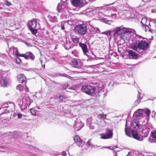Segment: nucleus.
<instances>
[{
  "label": "nucleus",
  "mask_w": 156,
  "mask_h": 156,
  "mask_svg": "<svg viewBox=\"0 0 156 156\" xmlns=\"http://www.w3.org/2000/svg\"><path fill=\"white\" fill-rule=\"evenodd\" d=\"M114 3H115V2H113V3H112V4H110L109 5H113V4Z\"/></svg>",
  "instance_id": "obj_57"
},
{
  "label": "nucleus",
  "mask_w": 156,
  "mask_h": 156,
  "mask_svg": "<svg viewBox=\"0 0 156 156\" xmlns=\"http://www.w3.org/2000/svg\"><path fill=\"white\" fill-rule=\"evenodd\" d=\"M5 2L6 3V4L8 6H9L11 5L12 4L11 2L8 1L7 0H5Z\"/></svg>",
  "instance_id": "obj_39"
},
{
  "label": "nucleus",
  "mask_w": 156,
  "mask_h": 156,
  "mask_svg": "<svg viewBox=\"0 0 156 156\" xmlns=\"http://www.w3.org/2000/svg\"><path fill=\"white\" fill-rule=\"evenodd\" d=\"M74 140L76 142H79L81 144L82 143V141L80 137L78 136H76L74 139Z\"/></svg>",
  "instance_id": "obj_26"
},
{
  "label": "nucleus",
  "mask_w": 156,
  "mask_h": 156,
  "mask_svg": "<svg viewBox=\"0 0 156 156\" xmlns=\"http://www.w3.org/2000/svg\"><path fill=\"white\" fill-rule=\"evenodd\" d=\"M143 113L144 115V113L146 115V116L147 117H149L150 113V111L149 109L147 108H145L144 109H143Z\"/></svg>",
  "instance_id": "obj_22"
},
{
  "label": "nucleus",
  "mask_w": 156,
  "mask_h": 156,
  "mask_svg": "<svg viewBox=\"0 0 156 156\" xmlns=\"http://www.w3.org/2000/svg\"><path fill=\"white\" fill-rule=\"evenodd\" d=\"M71 64L73 67H76L78 65V62L77 60L73 59L71 62Z\"/></svg>",
  "instance_id": "obj_24"
},
{
  "label": "nucleus",
  "mask_w": 156,
  "mask_h": 156,
  "mask_svg": "<svg viewBox=\"0 0 156 156\" xmlns=\"http://www.w3.org/2000/svg\"><path fill=\"white\" fill-rule=\"evenodd\" d=\"M82 90L87 94H91L94 92L95 89L90 85H86L82 86Z\"/></svg>",
  "instance_id": "obj_6"
},
{
  "label": "nucleus",
  "mask_w": 156,
  "mask_h": 156,
  "mask_svg": "<svg viewBox=\"0 0 156 156\" xmlns=\"http://www.w3.org/2000/svg\"><path fill=\"white\" fill-rule=\"evenodd\" d=\"M75 31L80 35H84L87 32V28L85 24L77 25L75 28Z\"/></svg>",
  "instance_id": "obj_5"
},
{
  "label": "nucleus",
  "mask_w": 156,
  "mask_h": 156,
  "mask_svg": "<svg viewBox=\"0 0 156 156\" xmlns=\"http://www.w3.org/2000/svg\"><path fill=\"white\" fill-rule=\"evenodd\" d=\"M92 146L95 148H96V147H99L98 146H97L93 145H92Z\"/></svg>",
  "instance_id": "obj_53"
},
{
  "label": "nucleus",
  "mask_w": 156,
  "mask_h": 156,
  "mask_svg": "<svg viewBox=\"0 0 156 156\" xmlns=\"http://www.w3.org/2000/svg\"><path fill=\"white\" fill-rule=\"evenodd\" d=\"M62 155L63 156H65L66 155V152L65 151H63L62 152Z\"/></svg>",
  "instance_id": "obj_49"
},
{
  "label": "nucleus",
  "mask_w": 156,
  "mask_h": 156,
  "mask_svg": "<svg viewBox=\"0 0 156 156\" xmlns=\"http://www.w3.org/2000/svg\"><path fill=\"white\" fill-rule=\"evenodd\" d=\"M30 112L32 114L34 115H36V114L37 112L36 110L33 108L30 109Z\"/></svg>",
  "instance_id": "obj_34"
},
{
  "label": "nucleus",
  "mask_w": 156,
  "mask_h": 156,
  "mask_svg": "<svg viewBox=\"0 0 156 156\" xmlns=\"http://www.w3.org/2000/svg\"><path fill=\"white\" fill-rule=\"evenodd\" d=\"M68 84H66L63 87V88L64 89H66L68 87Z\"/></svg>",
  "instance_id": "obj_48"
},
{
  "label": "nucleus",
  "mask_w": 156,
  "mask_h": 156,
  "mask_svg": "<svg viewBox=\"0 0 156 156\" xmlns=\"http://www.w3.org/2000/svg\"><path fill=\"white\" fill-rule=\"evenodd\" d=\"M16 89L20 91H22L23 90V86L21 84L18 85L16 87Z\"/></svg>",
  "instance_id": "obj_32"
},
{
  "label": "nucleus",
  "mask_w": 156,
  "mask_h": 156,
  "mask_svg": "<svg viewBox=\"0 0 156 156\" xmlns=\"http://www.w3.org/2000/svg\"><path fill=\"white\" fill-rule=\"evenodd\" d=\"M10 51L12 52V54L13 55H15L17 56L18 57L19 56V55L20 54L19 53V52L18 51V50L17 48H15L14 46H12L10 48Z\"/></svg>",
  "instance_id": "obj_17"
},
{
  "label": "nucleus",
  "mask_w": 156,
  "mask_h": 156,
  "mask_svg": "<svg viewBox=\"0 0 156 156\" xmlns=\"http://www.w3.org/2000/svg\"><path fill=\"white\" fill-rule=\"evenodd\" d=\"M139 122V121L137 120L134 121L131 123L132 126L133 128L136 129L139 128L140 125Z\"/></svg>",
  "instance_id": "obj_18"
},
{
  "label": "nucleus",
  "mask_w": 156,
  "mask_h": 156,
  "mask_svg": "<svg viewBox=\"0 0 156 156\" xmlns=\"http://www.w3.org/2000/svg\"><path fill=\"white\" fill-rule=\"evenodd\" d=\"M73 73H78L77 72H76V71H73Z\"/></svg>",
  "instance_id": "obj_56"
},
{
  "label": "nucleus",
  "mask_w": 156,
  "mask_h": 156,
  "mask_svg": "<svg viewBox=\"0 0 156 156\" xmlns=\"http://www.w3.org/2000/svg\"><path fill=\"white\" fill-rule=\"evenodd\" d=\"M134 36L136 40H138V39H143L144 38V37L140 35L136 34H135L134 35Z\"/></svg>",
  "instance_id": "obj_33"
},
{
  "label": "nucleus",
  "mask_w": 156,
  "mask_h": 156,
  "mask_svg": "<svg viewBox=\"0 0 156 156\" xmlns=\"http://www.w3.org/2000/svg\"><path fill=\"white\" fill-rule=\"evenodd\" d=\"M151 135L153 138L156 139V132L154 131L152 132L151 133Z\"/></svg>",
  "instance_id": "obj_37"
},
{
  "label": "nucleus",
  "mask_w": 156,
  "mask_h": 156,
  "mask_svg": "<svg viewBox=\"0 0 156 156\" xmlns=\"http://www.w3.org/2000/svg\"><path fill=\"white\" fill-rule=\"evenodd\" d=\"M73 45L69 42H68L64 45V47L66 50H69L72 48Z\"/></svg>",
  "instance_id": "obj_21"
},
{
  "label": "nucleus",
  "mask_w": 156,
  "mask_h": 156,
  "mask_svg": "<svg viewBox=\"0 0 156 156\" xmlns=\"http://www.w3.org/2000/svg\"><path fill=\"white\" fill-rule=\"evenodd\" d=\"M40 62H41V64L42 66L44 68L45 67V65L44 64L43 65V64H42V60L41 59V58H40Z\"/></svg>",
  "instance_id": "obj_42"
},
{
  "label": "nucleus",
  "mask_w": 156,
  "mask_h": 156,
  "mask_svg": "<svg viewBox=\"0 0 156 156\" xmlns=\"http://www.w3.org/2000/svg\"><path fill=\"white\" fill-rule=\"evenodd\" d=\"M63 98V97L62 95H59L56 97V99L59 101H61Z\"/></svg>",
  "instance_id": "obj_38"
},
{
  "label": "nucleus",
  "mask_w": 156,
  "mask_h": 156,
  "mask_svg": "<svg viewBox=\"0 0 156 156\" xmlns=\"http://www.w3.org/2000/svg\"><path fill=\"white\" fill-rule=\"evenodd\" d=\"M90 128L92 129H94V126L93 125H92V124H91L90 125Z\"/></svg>",
  "instance_id": "obj_46"
},
{
  "label": "nucleus",
  "mask_w": 156,
  "mask_h": 156,
  "mask_svg": "<svg viewBox=\"0 0 156 156\" xmlns=\"http://www.w3.org/2000/svg\"><path fill=\"white\" fill-rule=\"evenodd\" d=\"M134 116L137 117H140L143 118L144 117V115L143 113V109H138L134 113Z\"/></svg>",
  "instance_id": "obj_15"
},
{
  "label": "nucleus",
  "mask_w": 156,
  "mask_h": 156,
  "mask_svg": "<svg viewBox=\"0 0 156 156\" xmlns=\"http://www.w3.org/2000/svg\"><path fill=\"white\" fill-rule=\"evenodd\" d=\"M90 140H89L88 141V142L87 143V146H90L91 145L90 144Z\"/></svg>",
  "instance_id": "obj_45"
},
{
  "label": "nucleus",
  "mask_w": 156,
  "mask_h": 156,
  "mask_svg": "<svg viewBox=\"0 0 156 156\" xmlns=\"http://www.w3.org/2000/svg\"><path fill=\"white\" fill-rule=\"evenodd\" d=\"M17 79L19 83H23L26 80V78L24 74H20L17 76Z\"/></svg>",
  "instance_id": "obj_16"
},
{
  "label": "nucleus",
  "mask_w": 156,
  "mask_h": 156,
  "mask_svg": "<svg viewBox=\"0 0 156 156\" xmlns=\"http://www.w3.org/2000/svg\"><path fill=\"white\" fill-rule=\"evenodd\" d=\"M141 94L140 92H138V94L137 95L138 100L136 101V102H137L139 103L140 102V100L142 99L143 96L142 95L140 96Z\"/></svg>",
  "instance_id": "obj_31"
},
{
  "label": "nucleus",
  "mask_w": 156,
  "mask_h": 156,
  "mask_svg": "<svg viewBox=\"0 0 156 156\" xmlns=\"http://www.w3.org/2000/svg\"><path fill=\"white\" fill-rule=\"evenodd\" d=\"M79 46L81 48L84 54L88 56V54L89 53V52L87 45L84 43L80 42L79 44Z\"/></svg>",
  "instance_id": "obj_12"
},
{
  "label": "nucleus",
  "mask_w": 156,
  "mask_h": 156,
  "mask_svg": "<svg viewBox=\"0 0 156 156\" xmlns=\"http://www.w3.org/2000/svg\"><path fill=\"white\" fill-rule=\"evenodd\" d=\"M131 31L129 28L123 27L122 26L116 27L114 33L115 34H119L122 33H130Z\"/></svg>",
  "instance_id": "obj_8"
},
{
  "label": "nucleus",
  "mask_w": 156,
  "mask_h": 156,
  "mask_svg": "<svg viewBox=\"0 0 156 156\" xmlns=\"http://www.w3.org/2000/svg\"><path fill=\"white\" fill-rule=\"evenodd\" d=\"M113 130L109 129H106V132L100 134L101 138L103 139H111L113 136Z\"/></svg>",
  "instance_id": "obj_7"
},
{
  "label": "nucleus",
  "mask_w": 156,
  "mask_h": 156,
  "mask_svg": "<svg viewBox=\"0 0 156 156\" xmlns=\"http://www.w3.org/2000/svg\"><path fill=\"white\" fill-rule=\"evenodd\" d=\"M19 56H21L24 57L26 59H28V55L26 53V54H20L19 55Z\"/></svg>",
  "instance_id": "obj_35"
},
{
  "label": "nucleus",
  "mask_w": 156,
  "mask_h": 156,
  "mask_svg": "<svg viewBox=\"0 0 156 156\" xmlns=\"http://www.w3.org/2000/svg\"><path fill=\"white\" fill-rule=\"evenodd\" d=\"M108 34H110V33L109 32L105 31V32H102L101 33V34H105V35H108Z\"/></svg>",
  "instance_id": "obj_44"
},
{
  "label": "nucleus",
  "mask_w": 156,
  "mask_h": 156,
  "mask_svg": "<svg viewBox=\"0 0 156 156\" xmlns=\"http://www.w3.org/2000/svg\"><path fill=\"white\" fill-rule=\"evenodd\" d=\"M17 115L18 118L21 119L22 118V116H23V115L20 113H18L17 114Z\"/></svg>",
  "instance_id": "obj_41"
},
{
  "label": "nucleus",
  "mask_w": 156,
  "mask_h": 156,
  "mask_svg": "<svg viewBox=\"0 0 156 156\" xmlns=\"http://www.w3.org/2000/svg\"><path fill=\"white\" fill-rule=\"evenodd\" d=\"M83 123L80 119H77L75 121L74 129L76 131H79L83 126Z\"/></svg>",
  "instance_id": "obj_9"
},
{
  "label": "nucleus",
  "mask_w": 156,
  "mask_h": 156,
  "mask_svg": "<svg viewBox=\"0 0 156 156\" xmlns=\"http://www.w3.org/2000/svg\"><path fill=\"white\" fill-rule=\"evenodd\" d=\"M40 94V93H37V95H38V94Z\"/></svg>",
  "instance_id": "obj_58"
},
{
  "label": "nucleus",
  "mask_w": 156,
  "mask_h": 156,
  "mask_svg": "<svg viewBox=\"0 0 156 156\" xmlns=\"http://www.w3.org/2000/svg\"><path fill=\"white\" fill-rule=\"evenodd\" d=\"M114 147H115L114 146V147H113V148L112 149L110 148V147H107V148H110V149H114V148H115H115Z\"/></svg>",
  "instance_id": "obj_55"
},
{
  "label": "nucleus",
  "mask_w": 156,
  "mask_h": 156,
  "mask_svg": "<svg viewBox=\"0 0 156 156\" xmlns=\"http://www.w3.org/2000/svg\"><path fill=\"white\" fill-rule=\"evenodd\" d=\"M148 25H145V26L143 27V28L145 30V32H151V29L148 26Z\"/></svg>",
  "instance_id": "obj_29"
},
{
  "label": "nucleus",
  "mask_w": 156,
  "mask_h": 156,
  "mask_svg": "<svg viewBox=\"0 0 156 156\" xmlns=\"http://www.w3.org/2000/svg\"><path fill=\"white\" fill-rule=\"evenodd\" d=\"M149 46L148 42L143 40H136V44L131 46V48L134 50L138 51L139 49L146 50Z\"/></svg>",
  "instance_id": "obj_2"
},
{
  "label": "nucleus",
  "mask_w": 156,
  "mask_h": 156,
  "mask_svg": "<svg viewBox=\"0 0 156 156\" xmlns=\"http://www.w3.org/2000/svg\"><path fill=\"white\" fill-rule=\"evenodd\" d=\"M9 84V80L5 77H0V85L4 87H6Z\"/></svg>",
  "instance_id": "obj_13"
},
{
  "label": "nucleus",
  "mask_w": 156,
  "mask_h": 156,
  "mask_svg": "<svg viewBox=\"0 0 156 156\" xmlns=\"http://www.w3.org/2000/svg\"><path fill=\"white\" fill-rule=\"evenodd\" d=\"M143 1L145 2H148L150 1V0H143Z\"/></svg>",
  "instance_id": "obj_51"
},
{
  "label": "nucleus",
  "mask_w": 156,
  "mask_h": 156,
  "mask_svg": "<svg viewBox=\"0 0 156 156\" xmlns=\"http://www.w3.org/2000/svg\"><path fill=\"white\" fill-rule=\"evenodd\" d=\"M150 138H149V139H148L149 141L150 142H153L151 141L150 140ZM156 142V141H154V142Z\"/></svg>",
  "instance_id": "obj_52"
},
{
  "label": "nucleus",
  "mask_w": 156,
  "mask_h": 156,
  "mask_svg": "<svg viewBox=\"0 0 156 156\" xmlns=\"http://www.w3.org/2000/svg\"><path fill=\"white\" fill-rule=\"evenodd\" d=\"M16 61L17 63L20 64L21 62V59L19 58H17L16 59Z\"/></svg>",
  "instance_id": "obj_40"
},
{
  "label": "nucleus",
  "mask_w": 156,
  "mask_h": 156,
  "mask_svg": "<svg viewBox=\"0 0 156 156\" xmlns=\"http://www.w3.org/2000/svg\"><path fill=\"white\" fill-rule=\"evenodd\" d=\"M27 25L29 29L33 34H35L37 33V30L38 27L37 25L36 19H33L32 20L29 21Z\"/></svg>",
  "instance_id": "obj_4"
},
{
  "label": "nucleus",
  "mask_w": 156,
  "mask_h": 156,
  "mask_svg": "<svg viewBox=\"0 0 156 156\" xmlns=\"http://www.w3.org/2000/svg\"><path fill=\"white\" fill-rule=\"evenodd\" d=\"M116 16V15L115 14H113L112 15V16H114L115 17Z\"/></svg>",
  "instance_id": "obj_54"
},
{
  "label": "nucleus",
  "mask_w": 156,
  "mask_h": 156,
  "mask_svg": "<svg viewBox=\"0 0 156 156\" xmlns=\"http://www.w3.org/2000/svg\"><path fill=\"white\" fill-rule=\"evenodd\" d=\"M65 22H66V24H69L70 25H71L72 24V22L70 20H68L67 21H65Z\"/></svg>",
  "instance_id": "obj_43"
},
{
  "label": "nucleus",
  "mask_w": 156,
  "mask_h": 156,
  "mask_svg": "<svg viewBox=\"0 0 156 156\" xmlns=\"http://www.w3.org/2000/svg\"><path fill=\"white\" fill-rule=\"evenodd\" d=\"M151 12L152 13H156V9H152Z\"/></svg>",
  "instance_id": "obj_50"
},
{
  "label": "nucleus",
  "mask_w": 156,
  "mask_h": 156,
  "mask_svg": "<svg viewBox=\"0 0 156 156\" xmlns=\"http://www.w3.org/2000/svg\"><path fill=\"white\" fill-rule=\"evenodd\" d=\"M26 54L28 55V58L29 57L32 60H34V59L35 56L32 52H27Z\"/></svg>",
  "instance_id": "obj_23"
},
{
  "label": "nucleus",
  "mask_w": 156,
  "mask_h": 156,
  "mask_svg": "<svg viewBox=\"0 0 156 156\" xmlns=\"http://www.w3.org/2000/svg\"><path fill=\"white\" fill-rule=\"evenodd\" d=\"M56 13H50L48 16V18L52 23H57L58 20L56 17Z\"/></svg>",
  "instance_id": "obj_10"
},
{
  "label": "nucleus",
  "mask_w": 156,
  "mask_h": 156,
  "mask_svg": "<svg viewBox=\"0 0 156 156\" xmlns=\"http://www.w3.org/2000/svg\"><path fill=\"white\" fill-rule=\"evenodd\" d=\"M90 32L92 34H95L98 33L100 32L99 29L98 28L94 27H92V28L90 29Z\"/></svg>",
  "instance_id": "obj_20"
},
{
  "label": "nucleus",
  "mask_w": 156,
  "mask_h": 156,
  "mask_svg": "<svg viewBox=\"0 0 156 156\" xmlns=\"http://www.w3.org/2000/svg\"><path fill=\"white\" fill-rule=\"evenodd\" d=\"M100 20L104 23H106L110 24L111 23V21L108 20L107 19L105 18H101Z\"/></svg>",
  "instance_id": "obj_28"
},
{
  "label": "nucleus",
  "mask_w": 156,
  "mask_h": 156,
  "mask_svg": "<svg viewBox=\"0 0 156 156\" xmlns=\"http://www.w3.org/2000/svg\"><path fill=\"white\" fill-rule=\"evenodd\" d=\"M73 90L72 89V88H69V89H68V90H67V91L70 92H73Z\"/></svg>",
  "instance_id": "obj_47"
},
{
  "label": "nucleus",
  "mask_w": 156,
  "mask_h": 156,
  "mask_svg": "<svg viewBox=\"0 0 156 156\" xmlns=\"http://www.w3.org/2000/svg\"><path fill=\"white\" fill-rule=\"evenodd\" d=\"M127 122H126L125 128V132L126 135L127 136L131 137V135L133 136V138L137 140L142 141L143 140V137H146L147 136L149 130L148 129L143 130L141 134L142 136H140L137 132L135 130H132V134L130 131V129L128 127H127Z\"/></svg>",
  "instance_id": "obj_1"
},
{
  "label": "nucleus",
  "mask_w": 156,
  "mask_h": 156,
  "mask_svg": "<svg viewBox=\"0 0 156 156\" xmlns=\"http://www.w3.org/2000/svg\"><path fill=\"white\" fill-rule=\"evenodd\" d=\"M115 156H117V154H115Z\"/></svg>",
  "instance_id": "obj_59"
},
{
  "label": "nucleus",
  "mask_w": 156,
  "mask_h": 156,
  "mask_svg": "<svg viewBox=\"0 0 156 156\" xmlns=\"http://www.w3.org/2000/svg\"><path fill=\"white\" fill-rule=\"evenodd\" d=\"M17 103L21 110H23L29 108L31 101L30 99L27 97L23 98L22 100L20 99L18 100Z\"/></svg>",
  "instance_id": "obj_3"
},
{
  "label": "nucleus",
  "mask_w": 156,
  "mask_h": 156,
  "mask_svg": "<svg viewBox=\"0 0 156 156\" xmlns=\"http://www.w3.org/2000/svg\"><path fill=\"white\" fill-rule=\"evenodd\" d=\"M127 52L128 53L129 58L131 59H137L138 55L134 51L131 50H128Z\"/></svg>",
  "instance_id": "obj_11"
},
{
  "label": "nucleus",
  "mask_w": 156,
  "mask_h": 156,
  "mask_svg": "<svg viewBox=\"0 0 156 156\" xmlns=\"http://www.w3.org/2000/svg\"><path fill=\"white\" fill-rule=\"evenodd\" d=\"M83 0H72L71 3L73 5L79 7L83 5Z\"/></svg>",
  "instance_id": "obj_14"
},
{
  "label": "nucleus",
  "mask_w": 156,
  "mask_h": 156,
  "mask_svg": "<svg viewBox=\"0 0 156 156\" xmlns=\"http://www.w3.org/2000/svg\"><path fill=\"white\" fill-rule=\"evenodd\" d=\"M106 115L103 114H100L98 115V118L101 120L105 119L106 117Z\"/></svg>",
  "instance_id": "obj_27"
},
{
  "label": "nucleus",
  "mask_w": 156,
  "mask_h": 156,
  "mask_svg": "<svg viewBox=\"0 0 156 156\" xmlns=\"http://www.w3.org/2000/svg\"><path fill=\"white\" fill-rule=\"evenodd\" d=\"M73 41L75 44L79 43L80 38L75 36L72 38Z\"/></svg>",
  "instance_id": "obj_25"
},
{
  "label": "nucleus",
  "mask_w": 156,
  "mask_h": 156,
  "mask_svg": "<svg viewBox=\"0 0 156 156\" xmlns=\"http://www.w3.org/2000/svg\"><path fill=\"white\" fill-rule=\"evenodd\" d=\"M66 22L65 21H63L61 23L59 24V25H60V27H61V28L62 30H64L65 29V26L66 25Z\"/></svg>",
  "instance_id": "obj_30"
},
{
  "label": "nucleus",
  "mask_w": 156,
  "mask_h": 156,
  "mask_svg": "<svg viewBox=\"0 0 156 156\" xmlns=\"http://www.w3.org/2000/svg\"><path fill=\"white\" fill-rule=\"evenodd\" d=\"M141 23L142 25V27L145 26V25H148L149 24V22L147 21V18L146 17L142 18L141 21Z\"/></svg>",
  "instance_id": "obj_19"
},
{
  "label": "nucleus",
  "mask_w": 156,
  "mask_h": 156,
  "mask_svg": "<svg viewBox=\"0 0 156 156\" xmlns=\"http://www.w3.org/2000/svg\"><path fill=\"white\" fill-rule=\"evenodd\" d=\"M60 76H61L66 77L67 78H68L70 79L71 80H72V79H73L72 77L68 75H67L66 74H62L60 75Z\"/></svg>",
  "instance_id": "obj_36"
}]
</instances>
